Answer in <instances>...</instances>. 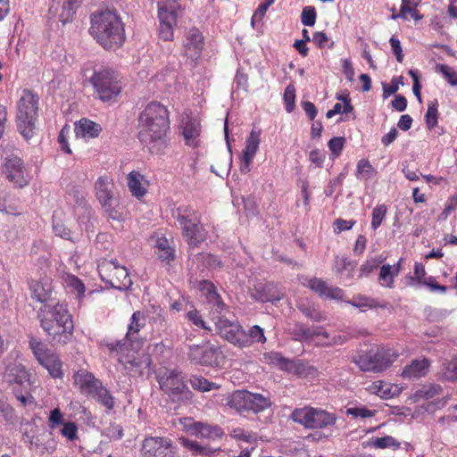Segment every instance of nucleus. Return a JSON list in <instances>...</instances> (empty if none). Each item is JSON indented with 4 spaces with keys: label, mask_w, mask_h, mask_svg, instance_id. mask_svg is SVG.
<instances>
[{
    "label": "nucleus",
    "mask_w": 457,
    "mask_h": 457,
    "mask_svg": "<svg viewBox=\"0 0 457 457\" xmlns=\"http://www.w3.org/2000/svg\"><path fill=\"white\" fill-rule=\"evenodd\" d=\"M170 124L168 108L153 101L138 115L137 137L152 154H159L165 146Z\"/></svg>",
    "instance_id": "1"
},
{
    "label": "nucleus",
    "mask_w": 457,
    "mask_h": 457,
    "mask_svg": "<svg viewBox=\"0 0 457 457\" xmlns=\"http://www.w3.org/2000/svg\"><path fill=\"white\" fill-rule=\"evenodd\" d=\"M88 32L107 51L120 48L126 41L124 23L115 9L102 8L92 12Z\"/></svg>",
    "instance_id": "2"
},
{
    "label": "nucleus",
    "mask_w": 457,
    "mask_h": 457,
    "mask_svg": "<svg viewBox=\"0 0 457 457\" xmlns=\"http://www.w3.org/2000/svg\"><path fill=\"white\" fill-rule=\"evenodd\" d=\"M37 318L40 327L54 344L66 345L71 340L74 323L66 304H43L37 312Z\"/></svg>",
    "instance_id": "3"
},
{
    "label": "nucleus",
    "mask_w": 457,
    "mask_h": 457,
    "mask_svg": "<svg viewBox=\"0 0 457 457\" xmlns=\"http://www.w3.org/2000/svg\"><path fill=\"white\" fill-rule=\"evenodd\" d=\"M290 419L305 428L316 430L307 436V439L312 441H322L330 437L337 421V416L334 412L309 405L295 408L291 412Z\"/></svg>",
    "instance_id": "4"
},
{
    "label": "nucleus",
    "mask_w": 457,
    "mask_h": 457,
    "mask_svg": "<svg viewBox=\"0 0 457 457\" xmlns=\"http://www.w3.org/2000/svg\"><path fill=\"white\" fill-rule=\"evenodd\" d=\"M101 345L105 347L111 354H115L118 362L131 377L143 376L145 370L151 364L149 355L139 352L141 347L127 345L122 341L105 340L101 343Z\"/></svg>",
    "instance_id": "5"
},
{
    "label": "nucleus",
    "mask_w": 457,
    "mask_h": 457,
    "mask_svg": "<svg viewBox=\"0 0 457 457\" xmlns=\"http://www.w3.org/2000/svg\"><path fill=\"white\" fill-rule=\"evenodd\" d=\"M88 82L93 87V96L103 103L117 102L122 90L119 74L110 67L95 69Z\"/></svg>",
    "instance_id": "6"
},
{
    "label": "nucleus",
    "mask_w": 457,
    "mask_h": 457,
    "mask_svg": "<svg viewBox=\"0 0 457 457\" xmlns=\"http://www.w3.org/2000/svg\"><path fill=\"white\" fill-rule=\"evenodd\" d=\"M16 126L19 133L29 140L33 137L39 111V96L29 88L21 91L16 104Z\"/></svg>",
    "instance_id": "7"
},
{
    "label": "nucleus",
    "mask_w": 457,
    "mask_h": 457,
    "mask_svg": "<svg viewBox=\"0 0 457 457\" xmlns=\"http://www.w3.org/2000/svg\"><path fill=\"white\" fill-rule=\"evenodd\" d=\"M176 220L181 234L190 246H198L206 238V230L200 213L191 205L182 204L176 209Z\"/></svg>",
    "instance_id": "8"
},
{
    "label": "nucleus",
    "mask_w": 457,
    "mask_h": 457,
    "mask_svg": "<svg viewBox=\"0 0 457 457\" xmlns=\"http://www.w3.org/2000/svg\"><path fill=\"white\" fill-rule=\"evenodd\" d=\"M398 357L396 350L379 345L359 353L353 357V361L361 371L379 373L389 369Z\"/></svg>",
    "instance_id": "9"
},
{
    "label": "nucleus",
    "mask_w": 457,
    "mask_h": 457,
    "mask_svg": "<svg viewBox=\"0 0 457 457\" xmlns=\"http://www.w3.org/2000/svg\"><path fill=\"white\" fill-rule=\"evenodd\" d=\"M4 379L12 386V394L21 406L36 405V400L28 388L32 385L31 374L22 364L8 365L4 374Z\"/></svg>",
    "instance_id": "10"
},
{
    "label": "nucleus",
    "mask_w": 457,
    "mask_h": 457,
    "mask_svg": "<svg viewBox=\"0 0 457 457\" xmlns=\"http://www.w3.org/2000/svg\"><path fill=\"white\" fill-rule=\"evenodd\" d=\"M226 404L240 414H258L270 409L273 402L269 395L236 390L228 395Z\"/></svg>",
    "instance_id": "11"
},
{
    "label": "nucleus",
    "mask_w": 457,
    "mask_h": 457,
    "mask_svg": "<svg viewBox=\"0 0 457 457\" xmlns=\"http://www.w3.org/2000/svg\"><path fill=\"white\" fill-rule=\"evenodd\" d=\"M161 390L172 401L191 403L194 394L186 384L182 372L178 370H164L157 375Z\"/></svg>",
    "instance_id": "12"
},
{
    "label": "nucleus",
    "mask_w": 457,
    "mask_h": 457,
    "mask_svg": "<svg viewBox=\"0 0 457 457\" xmlns=\"http://www.w3.org/2000/svg\"><path fill=\"white\" fill-rule=\"evenodd\" d=\"M187 355V359L196 365L222 368L226 363V356L222 350L210 341L189 345Z\"/></svg>",
    "instance_id": "13"
},
{
    "label": "nucleus",
    "mask_w": 457,
    "mask_h": 457,
    "mask_svg": "<svg viewBox=\"0 0 457 457\" xmlns=\"http://www.w3.org/2000/svg\"><path fill=\"white\" fill-rule=\"evenodd\" d=\"M29 345L37 362L48 371L52 378H62V361L55 352L37 337H31Z\"/></svg>",
    "instance_id": "14"
},
{
    "label": "nucleus",
    "mask_w": 457,
    "mask_h": 457,
    "mask_svg": "<svg viewBox=\"0 0 457 457\" xmlns=\"http://www.w3.org/2000/svg\"><path fill=\"white\" fill-rule=\"evenodd\" d=\"M97 270L101 279L115 289L127 290L132 285L128 269L116 260L101 261Z\"/></svg>",
    "instance_id": "15"
},
{
    "label": "nucleus",
    "mask_w": 457,
    "mask_h": 457,
    "mask_svg": "<svg viewBox=\"0 0 457 457\" xmlns=\"http://www.w3.org/2000/svg\"><path fill=\"white\" fill-rule=\"evenodd\" d=\"M180 11L179 0H162L158 3L159 36L164 41L174 39V29Z\"/></svg>",
    "instance_id": "16"
},
{
    "label": "nucleus",
    "mask_w": 457,
    "mask_h": 457,
    "mask_svg": "<svg viewBox=\"0 0 457 457\" xmlns=\"http://www.w3.org/2000/svg\"><path fill=\"white\" fill-rule=\"evenodd\" d=\"M33 299L48 304L53 291L52 269L50 263L45 260L41 266L37 268L29 282Z\"/></svg>",
    "instance_id": "17"
},
{
    "label": "nucleus",
    "mask_w": 457,
    "mask_h": 457,
    "mask_svg": "<svg viewBox=\"0 0 457 457\" xmlns=\"http://www.w3.org/2000/svg\"><path fill=\"white\" fill-rule=\"evenodd\" d=\"M205 47V37L196 27L186 29L181 42L180 54L194 66L199 63Z\"/></svg>",
    "instance_id": "18"
},
{
    "label": "nucleus",
    "mask_w": 457,
    "mask_h": 457,
    "mask_svg": "<svg viewBox=\"0 0 457 457\" xmlns=\"http://www.w3.org/2000/svg\"><path fill=\"white\" fill-rule=\"evenodd\" d=\"M2 174L14 187L22 188L30 180V175L22 159L17 155H8L2 164Z\"/></svg>",
    "instance_id": "19"
},
{
    "label": "nucleus",
    "mask_w": 457,
    "mask_h": 457,
    "mask_svg": "<svg viewBox=\"0 0 457 457\" xmlns=\"http://www.w3.org/2000/svg\"><path fill=\"white\" fill-rule=\"evenodd\" d=\"M228 312V308L226 307V311L221 312H212V320L214 322L217 333L233 344L236 346L240 345L241 337L243 336V328L237 320H229L226 317V313Z\"/></svg>",
    "instance_id": "20"
},
{
    "label": "nucleus",
    "mask_w": 457,
    "mask_h": 457,
    "mask_svg": "<svg viewBox=\"0 0 457 457\" xmlns=\"http://www.w3.org/2000/svg\"><path fill=\"white\" fill-rule=\"evenodd\" d=\"M175 447L169 437L146 436L142 443V457H175Z\"/></svg>",
    "instance_id": "21"
},
{
    "label": "nucleus",
    "mask_w": 457,
    "mask_h": 457,
    "mask_svg": "<svg viewBox=\"0 0 457 457\" xmlns=\"http://www.w3.org/2000/svg\"><path fill=\"white\" fill-rule=\"evenodd\" d=\"M179 130L187 146L193 148L199 146L201 124L197 119L188 114L183 115L179 123Z\"/></svg>",
    "instance_id": "22"
},
{
    "label": "nucleus",
    "mask_w": 457,
    "mask_h": 457,
    "mask_svg": "<svg viewBox=\"0 0 457 457\" xmlns=\"http://www.w3.org/2000/svg\"><path fill=\"white\" fill-rule=\"evenodd\" d=\"M145 315L143 312L137 311L133 312L129 324L128 326V331L124 338L120 339L122 343L127 345L134 347H141L143 345V339L140 336V330L145 327Z\"/></svg>",
    "instance_id": "23"
},
{
    "label": "nucleus",
    "mask_w": 457,
    "mask_h": 457,
    "mask_svg": "<svg viewBox=\"0 0 457 457\" xmlns=\"http://www.w3.org/2000/svg\"><path fill=\"white\" fill-rule=\"evenodd\" d=\"M295 335L300 336L306 341H314L318 338L319 341L315 343L319 346H327L337 343L336 337L330 339L328 333L322 327L306 328L303 325H296Z\"/></svg>",
    "instance_id": "24"
},
{
    "label": "nucleus",
    "mask_w": 457,
    "mask_h": 457,
    "mask_svg": "<svg viewBox=\"0 0 457 457\" xmlns=\"http://www.w3.org/2000/svg\"><path fill=\"white\" fill-rule=\"evenodd\" d=\"M261 142V130L253 129L245 143V147L242 152L240 170L244 173L250 171L251 163L258 151Z\"/></svg>",
    "instance_id": "25"
},
{
    "label": "nucleus",
    "mask_w": 457,
    "mask_h": 457,
    "mask_svg": "<svg viewBox=\"0 0 457 457\" xmlns=\"http://www.w3.org/2000/svg\"><path fill=\"white\" fill-rule=\"evenodd\" d=\"M73 382L82 395L90 396L98 387L102 381L96 378L91 372L81 369L74 372Z\"/></svg>",
    "instance_id": "26"
},
{
    "label": "nucleus",
    "mask_w": 457,
    "mask_h": 457,
    "mask_svg": "<svg viewBox=\"0 0 457 457\" xmlns=\"http://www.w3.org/2000/svg\"><path fill=\"white\" fill-rule=\"evenodd\" d=\"M127 187L132 196L137 200L145 197L148 191L150 182L139 170H133L127 175Z\"/></svg>",
    "instance_id": "27"
},
{
    "label": "nucleus",
    "mask_w": 457,
    "mask_h": 457,
    "mask_svg": "<svg viewBox=\"0 0 457 457\" xmlns=\"http://www.w3.org/2000/svg\"><path fill=\"white\" fill-rule=\"evenodd\" d=\"M199 291L212 304V312H221L226 311V304L223 303L220 295L218 294L214 284L209 280H201L197 286Z\"/></svg>",
    "instance_id": "28"
},
{
    "label": "nucleus",
    "mask_w": 457,
    "mask_h": 457,
    "mask_svg": "<svg viewBox=\"0 0 457 457\" xmlns=\"http://www.w3.org/2000/svg\"><path fill=\"white\" fill-rule=\"evenodd\" d=\"M115 185L113 179L104 175L99 177L95 183L96 196L100 204L113 201L115 198Z\"/></svg>",
    "instance_id": "29"
},
{
    "label": "nucleus",
    "mask_w": 457,
    "mask_h": 457,
    "mask_svg": "<svg viewBox=\"0 0 457 457\" xmlns=\"http://www.w3.org/2000/svg\"><path fill=\"white\" fill-rule=\"evenodd\" d=\"M187 430L192 436L201 438L215 440L223 436V431L219 426L204 424L203 422H193L188 425Z\"/></svg>",
    "instance_id": "30"
},
{
    "label": "nucleus",
    "mask_w": 457,
    "mask_h": 457,
    "mask_svg": "<svg viewBox=\"0 0 457 457\" xmlns=\"http://www.w3.org/2000/svg\"><path fill=\"white\" fill-rule=\"evenodd\" d=\"M74 131L77 137L91 139L98 137L102 131V127L89 119L81 118L75 122Z\"/></svg>",
    "instance_id": "31"
},
{
    "label": "nucleus",
    "mask_w": 457,
    "mask_h": 457,
    "mask_svg": "<svg viewBox=\"0 0 457 457\" xmlns=\"http://www.w3.org/2000/svg\"><path fill=\"white\" fill-rule=\"evenodd\" d=\"M287 372L309 380H314L319 377V370L316 367L304 362L302 360H292L289 363Z\"/></svg>",
    "instance_id": "32"
},
{
    "label": "nucleus",
    "mask_w": 457,
    "mask_h": 457,
    "mask_svg": "<svg viewBox=\"0 0 457 457\" xmlns=\"http://www.w3.org/2000/svg\"><path fill=\"white\" fill-rule=\"evenodd\" d=\"M283 297V294L273 283L260 284L255 287V298L262 302H278Z\"/></svg>",
    "instance_id": "33"
},
{
    "label": "nucleus",
    "mask_w": 457,
    "mask_h": 457,
    "mask_svg": "<svg viewBox=\"0 0 457 457\" xmlns=\"http://www.w3.org/2000/svg\"><path fill=\"white\" fill-rule=\"evenodd\" d=\"M429 366L430 361L427 358L413 360L409 365L404 367L402 376L408 378L423 377L428 373Z\"/></svg>",
    "instance_id": "34"
},
{
    "label": "nucleus",
    "mask_w": 457,
    "mask_h": 457,
    "mask_svg": "<svg viewBox=\"0 0 457 457\" xmlns=\"http://www.w3.org/2000/svg\"><path fill=\"white\" fill-rule=\"evenodd\" d=\"M401 271V263L398 262L396 264L391 266L384 264L380 268L378 275V282L381 286L392 288L395 283V277L398 276Z\"/></svg>",
    "instance_id": "35"
},
{
    "label": "nucleus",
    "mask_w": 457,
    "mask_h": 457,
    "mask_svg": "<svg viewBox=\"0 0 457 457\" xmlns=\"http://www.w3.org/2000/svg\"><path fill=\"white\" fill-rule=\"evenodd\" d=\"M243 336L239 345L242 348L249 347L254 343L264 344L267 340L263 329L258 325L251 327L247 332L243 329Z\"/></svg>",
    "instance_id": "36"
},
{
    "label": "nucleus",
    "mask_w": 457,
    "mask_h": 457,
    "mask_svg": "<svg viewBox=\"0 0 457 457\" xmlns=\"http://www.w3.org/2000/svg\"><path fill=\"white\" fill-rule=\"evenodd\" d=\"M154 247L159 260L162 262L170 263L175 258V249L170 245V241L165 237H158L155 240Z\"/></svg>",
    "instance_id": "37"
},
{
    "label": "nucleus",
    "mask_w": 457,
    "mask_h": 457,
    "mask_svg": "<svg viewBox=\"0 0 457 457\" xmlns=\"http://www.w3.org/2000/svg\"><path fill=\"white\" fill-rule=\"evenodd\" d=\"M90 397L94 398L101 405L104 406L108 411H112L114 408V398L111 395L110 391L103 386V383L98 385L97 389L90 395Z\"/></svg>",
    "instance_id": "38"
},
{
    "label": "nucleus",
    "mask_w": 457,
    "mask_h": 457,
    "mask_svg": "<svg viewBox=\"0 0 457 457\" xmlns=\"http://www.w3.org/2000/svg\"><path fill=\"white\" fill-rule=\"evenodd\" d=\"M82 4V0H65L62 4V12L59 15L60 21L62 24L71 22L76 10Z\"/></svg>",
    "instance_id": "39"
},
{
    "label": "nucleus",
    "mask_w": 457,
    "mask_h": 457,
    "mask_svg": "<svg viewBox=\"0 0 457 457\" xmlns=\"http://www.w3.org/2000/svg\"><path fill=\"white\" fill-rule=\"evenodd\" d=\"M191 386L199 392H209L213 389H220V386L209 381L203 376L200 375H192L189 379Z\"/></svg>",
    "instance_id": "40"
},
{
    "label": "nucleus",
    "mask_w": 457,
    "mask_h": 457,
    "mask_svg": "<svg viewBox=\"0 0 457 457\" xmlns=\"http://www.w3.org/2000/svg\"><path fill=\"white\" fill-rule=\"evenodd\" d=\"M179 443L187 448L188 451L193 453L194 454H201L210 456L213 454L218 450H212L207 446H204L197 443L196 441H193L185 437L179 438Z\"/></svg>",
    "instance_id": "41"
},
{
    "label": "nucleus",
    "mask_w": 457,
    "mask_h": 457,
    "mask_svg": "<svg viewBox=\"0 0 457 457\" xmlns=\"http://www.w3.org/2000/svg\"><path fill=\"white\" fill-rule=\"evenodd\" d=\"M376 174V170L368 159H361L357 162L355 176L361 181H367Z\"/></svg>",
    "instance_id": "42"
},
{
    "label": "nucleus",
    "mask_w": 457,
    "mask_h": 457,
    "mask_svg": "<svg viewBox=\"0 0 457 457\" xmlns=\"http://www.w3.org/2000/svg\"><path fill=\"white\" fill-rule=\"evenodd\" d=\"M347 303L353 307L361 309V311H365L366 309L386 308L385 304H379L375 299L364 295H357L353 297V300L347 301Z\"/></svg>",
    "instance_id": "43"
},
{
    "label": "nucleus",
    "mask_w": 457,
    "mask_h": 457,
    "mask_svg": "<svg viewBox=\"0 0 457 457\" xmlns=\"http://www.w3.org/2000/svg\"><path fill=\"white\" fill-rule=\"evenodd\" d=\"M101 206L109 219L117 221L123 220V213L117 199L104 203Z\"/></svg>",
    "instance_id": "44"
},
{
    "label": "nucleus",
    "mask_w": 457,
    "mask_h": 457,
    "mask_svg": "<svg viewBox=\"0 0 457 457\" xmlns=\"http://www.w3.org/2000/svg\"><path fill=\"white\" fill-rule=\"evenodd\" d=\"M387 213V207L385 204H377L371 213L370 226L373 230H377L382 224Z\"/></svg>",
    "instance_id": "45"
},
{
    "label": "nucleus",
    "mask_w": 457,
    "mask_h": 457,
    "mask_svg": "<svg viewBox=\"0 0 457 457\" xmlns=\"http://www.w3.org/2000/svg\"><path fill=\"white\" fill-rule=\"evenodd\" d=\"M369 445L380 449H384L386 447L399 448L400 443L397 442L393 436H386L383 437L370 438L369 441Z\"/></svg>",
    "instance_id": "46"
},
{
    "label": "nucleus",
    "mask_w": 457,
    "mask_h": 457,
    "mask_svg": "<svg viewBox=\"0 0 457 457\" xmlns=\"http://www.w3.org/2000/svg\"><path fill=\"white\" fill-rule=\"evenodd\" d=\"M6 424H15L17 421V415L14 408L7 402L3 401L0 403V419Z\"/></svg>",
    "instance_id": "47"
},
{
    "label": "nucleus",
    "mask_w": 457,
    "mask_h": 457,
    "mask_svg": "<svg viewBox=\"0 0 457 457\" xmlns=\"http://www.w3.org/2000/svg\"><path fill=\"white\" fill-rule=\"evenodd\" d=\"M377 411L375 410H370L364 405L354 406L346 409V414L348 416H352L353 418L368 419L374 417Z\"/></svg>",
    "instance_id": "48"
},
{
    "label": "nucleus",
    "mask_w": 457,
    "mask_h": 457,
    "mask_svg": "<svg viewBox=\"0 0 457 457\" xmlns=\"http://www.w3.org/2000/svg\"><path fill=\"white\" fill-rule=\"evenodd\" d=\"M438 102L437 100H434L433 102L428 104V111L426 113V123L428 129H433L437 124L438 118Z\"/></svg>",
    "instance_id": "49"
},
{
    "label": "nucleus",
    "mask_w": 457,
    "mask_h": 457,
    "mask_svg": "<svg viewBox=\"0 0 457 457\" xmlns=\"http://www.w3.org/2000/svg\"><path fill=\"white\" fill-rule=\"evenodd\" d=\"M187 319L198 328H202L206 331H212V328L207 326L206 322L203 319L202 314L196 309L190 310L186 314Z\"/></svg>",
    "instance_id": "50"
},
{
    "label": "nucleus",
    "mask_w": 457,
    "mask_h": 457,
    "mask_svg": "<svg viewBox=\"0 0 457 457\" xmlns=\"http://www.w3.org/2000/svg\"><path fill=\"white\" fill-rule=\"evenodd\" d=\"M70 135H71V126L66 124L60 130L58 137H57V141L60 145L61 150L68 154H72V151L68 143V138L70 137Z\"/></svg>",
    "instance_id": "51"
},
{
    "label": "nucleus",
    "mask_w": 457,
    "mask_h": 457,
    "mask_svg": "<svg viewBox=\"0 0 457 457\" xmlns=\"http://www.w3.org/2000/svg\"><path fill=\"white\" fill-rule=\"evenodd\" d=\"M345 142L346 140L344 137H335L328 141V146L333 158H337L341 155Z\"/></svg>",
    "instance_id": "52"
},
{
    "label": "nucleus",
    "mask_w": 457,
    "mask_h": 457,
    "mask_svg": "<svg viewBox=\"0 0 457 457\" xmlns=\"http://www.w3.org/2000/svg\"><path fill=\"white\" fill-rule=\"evenodd\" d=\"M283 100L286 105V111L287 112H292L295 106V87L293 84H289L285 88Z\"/></svg>",
    "instance_id": "53"
},
{
    "label": "nucleus",
    "mask_w": 457,
    "mask_h": 457,
    "mask_svg": "<svg viewBox=\"0 0 457 457\" xmlns=\"http://www.w3.org/2000/svg\"><path fill=\"white\" fill-rule=\"evenodd\" d=\"M436 71L452 85L457 86V71L446 64H438Z\"/></svg>",
    "instance_id": "54"
},
{
    "label": "nucleus",
    "mask_w": 457,
    "mask_h": 457,
    "mask_svg": "<svg viewBox=\"0 0 457 457\" xmlns=\"http://www.w3.org/2000/svg\"><path fill=\"white\" fill-rule=\"evenodd\" d=\"M442 391L443 389L439 385H428L420 389L418 393L419 395L424 397L427 400H429L441 395Z\"/></svg>",
    "instance_id": "55"
},
{
    "label": "nucleus",
    "mask_w": 457,
    "mask_h": 457,
    "mask_svg": "<svg viewBox=\"0 0 457 457\" xmlns=\"http://www.w3.org/2000/svg\"><path fill=\"white\" fill-rule=\"evenodd\" d=\"M316 10L313 6H305L301 14V21L304 26L312 27L316 22Z\"/></svg>",
    "instance_id": "56"
},
{
    "label": "nucleus",
    "mask_w": 457,
    "mask_h": 457,
    "mask_svg": "<svg viewBox=\"0 0 457 457\" xmlns=\"http://www.w3.org/2000/svg\"><path fill=\"white\" fill-rule=\"evenodd\" d=\"M403 84V77H395L392 79L391 83L389 85H383V96L384 98L388 97L389 96L395 94L399 89V85Z\"/></svg>",
    "instance_id": "57"
},
{
    "label": "nucleus",
    "mask_w": 457,
    "mask_h": 457,
    "mask_svg": "<svg viewBox=\"0 0 457 457\" xmlns=\"http://www.w3.org/2000/svg\"><path fill=\"white\" fill-rule=\"evenodd\" d=\"M270 361L278 365L281 370L287 371L292 360L283 357L279 353H270L268 355Z\"/></svg>",
    "instance_id": "58"
},
{
    "label": "nucleus",
    "mask_w": 457,
    "mask_h": 457,
    "mask_svg": "<svg viewBox=\"0 0 457 457\" xmlns=\"http://www.w3.org/2000/svg\"><path fill=\"white\" fill-rule=\"evenodd\" d=\"M309 287L312 290L318 293L321 296L325 295L327 289H328L327 283L324 280H322L321 278H313L310 279Z\"/></svg>",
    "instance_id": "59"
},
{
    "label": "nucleus",
    "mask_w": 457,
    "mask_h": 457,
    "mask_svg": "<svg viewBox=\"0 0 457 457\" xmlns=\"http://www.w3.org/2000/svg\"><path fill=\"white\" fill-rule=\"evenodd\" d=\"M337 99L342 100L344 104L340 103H337L332 109L334 112L338 113H348L353 111V106L351 104V100L348 96H337Z\"/></svg>",
    "instance_id": "60"
},
{
    "label": "nucleus",
    "mask_w": 457,
    "mask_h": 457,
    "mask_svg": "<svg viewBox=\"0 0 457 457\" xmlns=\"http://www.w3.org/2000/svg\"><path fill=\"white\" fill-rule=\"evenodd\" d=\"M325 159L326 154L319 148L312 150L309 154L310 162L315 164L318 168H321L323 166Z\"/></svg>",
    "instance_id": "61"
},
{
    "label": "nucleus",
    "mask_w": 457,
    "mask_h": 457,
    "mask_svg": "<svg viewBox=\"0 0 457 457\" xmlns=\"http://www.w3.org/2000/svg\"><path fill=\"white\" fill-rule=\"evenodd\" d=\"M374 388L378 395L383 398H391L394 393L391 392V386L383 381H378L374 383Z\"/></svg>",
    "instance_id": "62"
},
{
    "label": "nucleus",
    "mask_w": 457,
    "mask_h": 457,
    "mask_svg": "<svg viewBox=\"0 0 457 457\" xmlns=\"http://www.w3.org/2000/svg\"><path fill=\"white\" fill-rule=\"evenodd\" d=\"M54 234L63 239L72 240V232L63 223L57 222L54 224Z\"/></svg>",
    "instance_id": "63"
},
{
    "label": "nucleus",
    "mask_w": 457,
    "mask_h": 457,
    "mask_svg": "<svg viewBox=\"0 0 457 457\" xmlns=\"http://www.w3.org/2000/svg\"><path fill=\"white\" fill-rule=\"evenodd\" d=\"M78 428L74 422H66L62 428V435L69 440H74L77 437Z\"/></svg>",
    "instance_id": "64"
}]
</instances>
